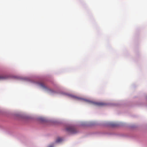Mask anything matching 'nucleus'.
<instances>
[{
	"label": "nucleus",
	"mask_w": 147,
	"mask_h": 147,
	"mask_svg": "<svg viewBox=\"0 0 147 147\" xmlns=\"http://www.w3.org/2000/svg\"><path fill=\"white\" fill-rule=\"evenodd\" d=\"M86 101L87 102H89L90 103H91L93 105H95L98 106H102L106 105V104L102 102H93L91 101H90L88 100H86Z\"/></svg>",
	"instance_id": "obj_1"
},
{
	"label": "nucleus",
	"mask_w": 147,
	"mask_h": 147,
	"mask_svg": "<svg viewBox=\"0 0 147 147\" xmlns=\"http://www.w3.org/2000/svg\"><path fill=\"white\" fill-rule=\"evenodd\" d=\"M66 130L67 131L72 134H76L77 132L76 129L73 127H67L66 128Z\"/></svg>",
	"instance_id": "obj_2"
},
{
	"label": "nucleus",
	"mask_w": 147,
	"mask_h": 147,
	"mask_svg": "<svg viewBox=\"0 0 147 147\" xmlns=\"http://www.w3.org/2000/svg\"><path fill=\"white\" fill-rule=\"evenodd\" d=\"M39 84L40 86L42 87L43 88H44V89H46L50 91H52V90L51 89H49L45 85L44 83H43V82L40 83H39Z\"/></svg>",
	"instance_id": "obj_3"
},
{
	"label": "nucleus",
	"mask_w": 147,
	"mask_h": 147,
	"mask_svg": "<svg viewBox=\"0 0 147 147\" xmlns=\"http://www.w3.org/2000/svg\"><path fill=\"white\" fill-rule=\"evenodd\" d=\"M62 140V139L60 138H58L56 140V142H59Z\"/></svg>",
	"instance_id": "obj_4"
},
{
	"label": "nucleus",
	"mask_w": 147,
	"mask_h": 147,
	"mask_svg": "<svg viewBox=\"0 0 147 147\" xmlns=\"http://www.w3.org/2000/svg\"><path fill=\"white\" fill-rule=\"evenodd\" d=\"M5 78V77L2 75H0V80Z\"/></svg>",
	"instance_id": "obj_5"
},
{
	"label": "nucleus",
	"mask_w": 147,
	"mask_h": 147,
	"mask_svg": "<svg viewBox=\"0 0 147 147\" xmlns=\"http://www.w3.org/2000/svg\"><path fill=\"white\" fill-rule=\"evenodd\" d=\"M49 147H53V146H49Z\"/></svg>",
	"instance_id": "obj_6"
}]
</instances>
